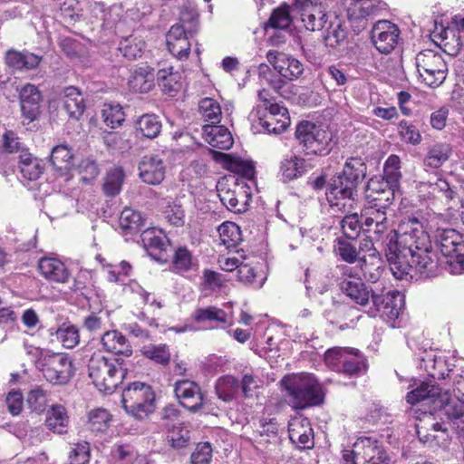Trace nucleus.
<instances>
[{
	"mask_svg": "<svg viewBox=\"0 0 464 464\" xmlns=\"http://www.w3.org/2000/svg\"><path fill=\"white\" fill-rule=\"evenodd\" d=\"M385 256L391 272L400 280L411 277L412 271L430 275L438 267L425 220L417 217L404 218L398 229L388 234Z\"/></svg>",
	"mask_w": 464,
	"mask_h": 464,
	"instance_id": "1",
	"label": "nucleus"
},
{
	"mask_svg": "<svg viewBox=\"0 0 464 464\" xmlns=\"http://www.w3.org/2000/svg\"><path fill=\"white\" fill-rule=\"evenodd\" d=\"M331 273L334 277L342 276L339 286L343 294L361 306H366L371 299L373 308L369 310V314L375 317L379 314L384 321L394 326V322L404 307L403 295L399 291L384 293V287L381 289V293H378L377 289H369L362 279L354 275L348 266H336Z\"/></svg>",
	"mask_w": 464,
	"mask_h": 464,
	"instance_id": "2",
	"label": "nucleus"
},
{
	"mask_svg": "<svg viewBox=\"0 0 464 464\" xmlns=\"http://www.w3.org/2000/svg\"><path fill=\"white\" fill-rule=\"evenodd\" d=\"M366 166L362 159L351 158L343 167V175L334 178L325 191L326 199L332 208L345 210L351 208L356 196V188L364 179Z\"/></svg>",
	"mask_w": 464,
	"mask_h": 464,
	"instance_id": "3",
	"label": "nucleus"
},
{
	"mask_svg": "<svg viewBox=\"0 0 464 464\" xmlns=\"http://www.w3.org/2000/svg\"><path fill=\"white\" fill-rule=\"evenodd\" d=\"M120 358H108L101 352L93 353L88 363L89 377L102 392L111 393L122 382L127 370Z\"/></svg>",
	"mask_w": 464,
	"mask_h": 464,
	"instance_id": "4",
	"label": "nucleus"
},
{
	"mask_svg": "<svg viewBox=\"0 0 464 464\" xmlns=\"http://www.w3.org/2000/svg\"><path fill=\"white\" fill-rule=\"evenodd\" d=\"M281 387L289 398L288 403L295 410L319 404V389L316 378L309 373H293L283 377Z\"/></svg>",
	"mask_w": 464,
	"mask_h": 464,
	"instance_id": "5",
	"label": "nucleus"
},
{
	"mask_svg": "<svg viewBox=\"0 0 464 464\" xmlns=\"http://www.w3.org/2000/svg\"><path fill=\"white\" fill-rule=\"evenodd\" d=\"M156 396L147 383L134 382L122 392L121 403L125 411L136 420L148 418L155 411Z\"/></svg>",
	"mask_w": 464,
	"mask_h": 464,
	"instance_id": "6",
	"label": "nucleus"
},
{
	"mask_svg": "<svg viewBox=\"0 0 464 464\" xmlns=\"http://www.w3.org/2000/svg\"><path fill=\"white\" fill-rule=\"evenodd\" d=\"M324 14L321 16V30H324L323 40L329 52L336 55V52L346 39L347 34L343 27L344 20L341 9L335 0H321Z\"/></svg>",
	"mask_w": 464,
	"mask_h": 464,
	"instance_id": "7",
	"label": "nucleus"
},
{
	"mask_svg": "<svg viewBox=\"0 0 464 464\" xmlns=\"http://www.w3.org/2000/svg\"><path fill=\"white\" fill-rule=\"evenodd\" d=\"M415 64L421 81L427 86L435 88L445 81L448 67L441 54L424 50L417 54Z\"/></svg>",
	"mask_w": 464,
	"mask_h": 464,
	"instance_id": "8",
	"label": "nucleus"
},
{
	"mask_svg": "<svg viewBox=\"0 0 464 464\" xmlns=\"http://www.w3.org/2000/svg\"><path fill=\"white\" fill-rule=\"evenodd\" d=\"M37 367L45 380L53 384H65L73 375L71 357L64 353H53L42 356Z\"/></svg>",
	"mask_w": 464,
	"mask_h": 464,
	"instance_id": "9",
	"label": "nucleus"
},
{
	"mask_svg": "<svg viewBox=\"0 0 464 464\" xmlns=\"http://www.w3.org/2000/svg\"><path fill=\"white\" fill-rule=\"evenodd\" d=\"M437 407L452 428L464 435V380L457 382L452 395L441 393Z\"/></svg>",
	"mask_w": 464,
	"mask_h": 464,
	"instance_id": "10",
	"label": "nucleus"
},
{
	"mask_svg": "<svg viewBox=\"0 0 464 464\" xmlns=\"http://www.w3.org/2000/svg\"><path fill=\"white\" fill-rule=\"evenodd\" d=\"M435 242L443 256L453 258L455 273H464V236L451 228L438 229Z\"/></svg>",
	"mask_w": 464,
	"mask_h": 464,
	"instance_id": "11",
	"label": "nucleus"
},
{
	"mask_svg": "<svg viewBox=\"0 0 464 464\" xmlns=\"http://www.w3.org/2000/svg\"><path fill=\"white\" fill-rule=\"evenodd\" d=\"M198 31L197 24H193L189 29H186L181 24H173L166 34L169 52L179 61L188 60L191 50L189 38L196 35Z\"/></svg>",
	"mask_w": 464,
	"mask_h": 464,
	"instance_id": "12",
	"label": "nucleus"
},
{
	"mask_svg": "<svg viewBox=\"0 0 464 464\" xmlns=\"http://www.w3.org/2000/svg\"><path fill=\"white\" fill-rule=\"evenodd\" d=\"M343 14L346 12V17L355 33H360L367 26L368 17L377 9V0H335Z\"/></svg>",
	"mask_w": 464,
	"mask_h": 464,
	"instance_id": "13",
	"label": "nucleus"
},
{
	"mask_svg": "<svg viewBox=\"0 0 464 464\" xmlns=\"http://www.w3.org/2000/svg\"><path fill=\"white\" fill-rule=\"evenodd\" d=\"M174 393L179 404L190 412H198L203 409L206 397L198 383L184 379L174 384Z\"/></svg>",
	"mask_w": 464,
	"mask_h": 464,
	"instance_id": "14",
	"label": "nucleus"
},
{
	"mask_svg": "<svg viewBox=\"0 0 464 464\" xmlns=\"http://www.w3.org/2000/svg\"><path fill=\"white\" fill-rule=\"evenodd\" d=\"M259 114L258 124L262 131L267 134H281L291 123V119L286 107L281 104L269 105L263 112L257 111Z\"/></svg>",
	"mask_w": 464,
	"mask_h": 464,
	"instance_id": "15",
	"label": "nucleus"
},
{
	"mask_svg": "<svg viewBox=\"0 0 464 464\" xmlns=\"http://www.w3.org/2000/svg\"><path fill=\"white\" fill-rule=\"evenodd\" d=\"M400 30L398 26L387 20L378 21L371 32L374 47L381 53H390L398 44Z\"/></svg>",
	"mask_w": 464,
	"mask_h": 464,
	"instance_id": "16",
	"label": "nucleus"
},
{
	"mask_svg": "<svg viewBox=\"0 0 464 464\" xmlns=\"http://www.w3.org/2000/svg\"><path fill=\"white\" fill-rule=\"evenodd\" d=\"M142 242L149 255L156 261L166 264L169 261L172 245L168 237L154 228L142 234Z\"/></svg>",
	"mask_w": 464,
	"mask_h": 464,
	"instance_id": "17",
	"label": "nucleus"
},
{
	"mask_svg": "<svg viewBox=\"0 0 464 464\" xmlns=\"http://www.w3.org/2000/svg\"><path fill=\"white\" fill-rule=\"evenodd\" d=\"M295 138L304 156H317L319 151V124L303 120L295 127Z\"/></svg>",
	"mask_w": 464,
	"mask_h": 464,
	"instance_id": "18",
	"label": "nucleus"
},
{
	"mask_svg": "<svg viewBox=\"0 0 464 464\" xmlns=\"http://www.w3.org/2000/svg\"><path fill=\"white\" fill-rule=\"evenodd\" d=\"M37 270L41 276L52 284H66L72 276L66 264L54 256L41 257L38 260Z\"/></svg>",
	"mask_w": 464,
	"mask_h": 464,
	"instance_id": "19",
	"label": "nucleus"
},
{
	"mask_svg": "<svg viewBox=\"0 0 464 464\" xmlns=\"http://www.w3.org/2000/svg\"><path fill=\"white\" fill-rule=\"evenodd\" d=\"M407 412L410 416L420 420V423L416 424V431L419 440L423 443H429L435 440L437 438L435 432L447 431V428H445L441 423L434 421L430 412L428 413L427 411H422L417 408L409 409Z\"/></svg>",
	"mask_w": 464,
	"mask_h": 464,
	"instance_id": "20",
	"label": "nucleus"
},
{
	"mask_svg": "<svg viewBox=\"0 0 464 464\" xmlns=\"http://www.w3.org/2000/svg\"><path fill=\"white\" fill-rule=\"evenodd\" d=\"M21 111L30 121H35L41 114L43 95L39 88L32 83H26L19 91Z\"/></svg>",
	"mask_w": 464,
	"mask_h": 464,
	"instance_id": "21",
	"label": "nucleus"
},
{
	"mask_svg": "<svg viewBox=\"0 0 464 464\" xmlns=\"http://www.w3.org/2000/svg\"><path fill=\"white\" fill-rule=\"evenodd\" d=\"M355 453L361 464L378 463L379 459L389 464L386 452L372 437H361L354 442Z\"/></svg>",
	"mask_w": 464,
	"mask_h": 464,
	"instance_id": "22",
	"label": "nucleus"
},
{
	"mask_svg": "<svg viewBox=\"0 0 464 464\" xmlns=\"http://www.w3.org/2000/svg\"><path fill=\"white\" fill-rule=\"evenodd\" d=\"M5 65L14 72H28L38 68L43 56L28 50L8 49L4 55Z\"/></svg>",
	"mask_w": 464,
	"mask_h": 464,
	"instance_id": "23",
	"label": "nucleus"
},
{
	"mask_svg": "<svg viewBox=\"0 0 464 464\" xmlns=\"http://www.w3.org/2000/svg\"><path fill=\"white\" fill-rule=\"evenodd\" d=\"M102 349L120 358H129L133 354V348L127 337L118 330L106 331L101 337Z\"/></svg>",
	"mask_w": 464,
	"mask_h": 464,
	"instance_id": "24",
	"label": "nucleus"
},
{
	"mask_svg": "<svg viewBox=\"0 0 464 464\" xmlns=\"http://www.w3.org/2000/svg\"><path fill=\"white\" fill-rule=\"evenodd\" d=\"M288 435L299 448L311 449L314 446V431L307 418H292L288 422Z\"/></svg>",
	"mask_w": 464,
	"mask_h": 464,
	"instance_id": "25",
	"label": "nucleus"
},
{
	"mask_svg": "<svg viewBox=\"0 0 464 464\" xmlns=\"http://www.w3.org/2000/svg\"><path fill=\"white\" fill-rule=\"evenodd\" d=\"M192 320L206 325L205 328L210 330L223 328L228 324L227 313L215 305L196 309L192 314Z\"/></svg>",
	"mask_w": 464,
	"mask_h": 464,
	"instance_id": "26",
	"label": "nucleus"
},
{
	"mask_svg": "<svg viewBox=\"0 0 464 464\" xmlns=\"http://www.w3.org/2000/svg\"><path fill=\"white\" fill-rule=\"evenodd\" d=\"M139 176L149 185H159L165 179L166 167L159 156H144L139 164Z\"/></svg>",
	"mask_w": 464,
	"mask_h": 464,
	"instance_id": "27",
	"label": "nucleus"
},
{
	"mask_svg": "<svg viewBox=\"0 0 464 464\" xmlns=\"http://www.w3.org/2000/svg\"><path fill=\"white\" fill-rule=\"evenodd\" d=\"M170 270L180 276L198 269V261L186 246H179L170 253Z\"/></svg>",
	"mask_w": 464,
	"mask_h": 464,
	"instance_id": "28",
	"label": "nucleus"
},
{
	"mask_svg": "<svg viewBox=\"0 0 464 464\" xmlns=\"http://www.w3.org/2000/svg\"><path fill=\"white\" fill-rule=\"evenodd\" d=\"M441 394V389L430 382H421L414 390L406 394V401L411 405L410 409L415 408L419 404H423L428 401L432 402L437 406L439 398Z\"/></svg>",
	"mask_w": 464,
	"mask_h": 464,
	"instance_id": "29",
	"label": "nucleus"
},
{
	"mask_svg": "<svg viewBox=\"0 0 464 464\" xmlns=\"http://www.w3.org/2000/svg\"><path fill=\"white\" fill-rule=\"evenodd\" d=\"M419 188L420 192H427L429 197L440 199L446 205L454 199L457 195L456 190L442 178H437L434 182H421Z\"/></svg>",
	"mask_w": 464,
	"mask_h": 464,
	"instance_id": "30",
	"label": "nucleus"
},
{
	"mask_svg": "<svg viewBox=\"0 0 464 464\" xmlns=\"http://www.w3.org/2000/svg\"><path fill=\"white\" fill-rule=\"evenodd\" d=\"M63 102L69 117L76 120L80 119L86 108L81 91L74 86H67L63 90Z\"/></svg>",
	"mask_w": 464,
	"mask_h": 464,
	"instance_id": "31",
	"label": "nucleus"
},
{
	"mask_svg": "<svg viewBox=\"0 0 464 464\" xmlns=\"http://www.w3.org/2000/svg\"><path fill=\"white\" fill-rule=\"evenodd\" d=\"M205 140L215 149L229 150L233 143V137L227 128L213 124L205 127Z\"/></svg>",
	"mask_w": 464,
	"mask_h": 464,
	"instance_id": "32",
	"label": "nucleus"
},
{
	"mask_svg": "<svg viewBox=\"0 0 464 464\" xmlns=\"http://www.w3.org/2000/svg\"><path fill=\"white\" fill-rule=\"evenodd\" d=\"M314 167V165L307 163L304 159L294 155L281 161L279 172L284 182H287L298 179Z\"/></svg>",
	"mask_w": 464,
	"mask_h": 464,
	"instance_id": "33",
	"label": "nucleus"
},
{
	"mask_svg": "<svg viewBox=\"0 0 464 464\" xmlns=\"http://www.w3.org/2000/svg\"><path fill=\"white\" fill-rule=\"evenodd\" d=\"M128 85L133 92H149L154 86L153 73L150 67L140 66L135 68L129 79Z\"/></svg>",
	"mask_w": 464,
	"mask_h": 464,
	"instance_id": "34",
	"label": "nucleus"
},
{
	"mask_svg": "<svg viewBox=\"0 0 464 464\" xmlns=\"http://www.w3.org/2000/svg\"><path fill=\"white\" fill-rule=\"evenodd\" d=\"M50 162L61 175L67 174L74 166L72 149L65 144L55 146L52 150Z\"/></svg>",
	"mask_w": 464,
	"mask_h": 464,
	"instance_id": "35",
	"label": "nucleus"
},
{
	"mask_svg": "<svg viewBox=\"0 0 464 464\" xmlns=\"http://www.w3.org/2000/svg\"><path fill=\"white\" fill-rule=\"evenodd\" d=\"M181 74L174 71L172 66L161 68L157 72L158 84L160 86L164 93L169 96H175L181 87Z\"/></svg>",
	"mask_w": 464,
	"mask_h": 464,
	"instance_id": "36",
	"label": "nucleus"
},
{
	"mask_svg": "<svg viewBox=\"0 0 464 464\" xmlns=\"http://www.w3.org/2000/svg\"><path fill=\"white\" fill-rule=\"evenodd\" d=\"M45 426L53 433L65 434L69 426V416L65 407L53 405L47 411Z\"/></svg>",
	"mask_w": 464,
	"mask_h": 464,
	"instance_id": "37",
	"label": "nucleus"
},
{
	"mask_svg": "<svg viewBox=\"0 0 464 464\" xmlns=\"http://www.w3.org/2000/svg\"><path fill=\"white\" fill-rule=\"evenodd\" d=\"M19 169L22 177L27 180L38 179L44 171L42 162L37 158L32 156L26 150H22L19 156Z\"/></svg>",
	"mask_w": 464,
	"mask_h": 464,
	"instance_id": "38",
	"label": "nucleus"
},
{
	"mask_svg": "<svg viewBox=\"0 0 464 464\" xmlns=\"http://www.w3.org/2000/svg\"><path fill=\"white\" fill-rule=\"evenodd\" d=\"M292 23L290 6L284 3L272 11L268 20L264 24L263 29L265 32H267L268 29L285 30L290 27Z\"/></svg>",
	"mask_w": 464,
	"mask_h": 464,
	"instance_id": "39",
	"label": "nucleus"
},
{
	"mask_svg": "<svg viewBox=\"0 0 464 464\" xmlns=\"http://www.w3.org/2000/svg\"><path fill=\"white\" fill-rule=\"evenodd\" d=\"M366 368L367 363L362 353L357 349L349 348L341 372L349 376H358L364 373Z\"/></svg>",
	"mask_w": 464,
	"mask_h": 464,
	"instance_id": "40",
	"label": "nucleus"
},
{
	"mask_svg": "<svg viewBox=\"0 0 464 464\" xmlns=\"http://www.w3.org/2000/svg\"><path fill=\"white\" fill-rule=\"evenodd\" d=\"M218 399L225 402H230L236 399L239 391V381L232 375H224L218 379L215 385Z\"/></svg>",
	"mask_w": 464,
	"mask_h": 464,
	"instance_id": "41",
	"label": "nucleus"
},
{
	"mask_svg": "<svg viewBox=\"0 0 464 464\" xmlns=\"http://www.w3.org/2000/svg\"><path fill=\"white\" fill-rule=\"evenodd\" d=\"M219 238L227 250L237 248L242 242L240 227L234 222L226 221L218 228Z\"/></svg>",
	"mask_w": 464,
	"mask_h": 464,
	"instance_id": "42",
	"label": "nucleus"
},
{
	"mask_svg": "<svg viewBox=\"0 0 464 464\" xmlns=\"http://www.w3.org/2000/svg\"><path fill=\"white\" fill-rule=\"evenodd\" d=\"M135 130L141 137L153 139L161 130V122L155 114H143L135 121Z\"/></svg>",
	"mask_w": 464,
	"mask_h": 464,
	"instance_id": "43",
	"label": "nucleus"
},
{
	"mask_svg": "<svg viewBox=\"0 0 464 464\" xmlns=\"http://www.w3.org/2000/svg\"><path fill=\"white\" fill-rule=\"evenodd\" d=\"M140 353L145 358L162 366H168L171 360L169 346L166 343L144 345Z\"/></svg>",
	"mask_w": 464,
	"mask_h": 464,
	"instance_id": "44",
	"label": "nucleus"
},
{
	"mask_svg": "<svg viewBox=\"0 0 464 464\" xmlns=\"http://www.w3.org/2000/svg\"><path fill=\"white\" fill-rule=\"evenodd\" d=\"M141 214L130 208H125L119 218V225L124 234L138 232L143 227Z\"/></svg>",
	"mask_w": 464,
	"mask_h": 464,
	"instance_id": "45",
	"label": "nucleus"
},
{
	"mask_svg": "<svg viewBox=\"0 0 464 464\" xmlns=\"http://www.w3.org/2000/svg\"><path fill=\"white\" fill-rule=\"evenodd\" d=\"M451 154V148L447 143H437L430 148L424 159L425 166L434 169L440 168L446 162Z\"/></svg>",
	"mask_w": 464,
	"mask_h": 464,
	"instance_id": "46",
	"label": "nucleus"
},
{
	"mask_svg": "<svg viewBox=\"0 0 464 464\" xmlns=\"http://www.w3.org/2000/svg\"><path fill=\"white\" fill-rule=\"evenodd\" d=\"M145 47V42L139 36L130 34L121 40L119 50L124 57L134 60L140 57Z\"/></svg>",
	"mask_w": 464,
	"mask_h": 464,
	"instance_id": "47",
	"label": "nucleus"
},
{
	"mask_svg": "<svg viewBox=\"0 0 464 464\" xmlns=\"http://www.w3.org/2000/svg\"><path fill=\"white\" fill-rule=\"evenodd\" d=\"M199 112L205 121L218 124L221 121L222 111L220 104L213 98H203L198 103Z\"/></svg>",
	"mask_w": 464,
	"mask_h": 464,
	"instance_id": "48",
	"label": "nucleus"
},
{
	"mask_svg": "<svg viewBox=\"0 0 464 464\" xmlns=\"http://www.w3.org/2000/svg\"><path fill=\"white\" fill-rule=\"evenodd\" d=\"M124 172L121 168L110 169L104 179L102 191L106 197H115L121 190L124 180Z\"/></svg>",
	"mask_w": 464,
	"mask_h": 464,
	"instance_id": "49",
	"label": "nucleus"
},
{
	"mask_svg": "<svg viewBox=\"0 0 464 464\" xmlns=\"http://www.w3.org/2000/svg\"><path fill=\"white\" fill-rule=\"evenodd\" d=\"M368 261L365 257L360 258V266L366 281L376 284L380 281L383 269L381 266V259L375 255H370Z\"/></svg>",
	"mask_w": 464,
	"mask_h": 464,
	"instance_id": "50",
	"label": "nucleus"
},
{
	"mask_svg": "<svg viewBox=\"0 0 464 464\" xmlns=\"http://www.w3.org/2000/svg\"><path fill=\"white\" fill-rule=\"evenodd\" d=\"M276 71L284 79L293 81L302 74L304 68L297 59L286 56L280 61L276 66Z\"/></svg>",
	"mask_w": 464,
	"mask_h": 464,
	"instance_id": "51",
	"label": "nucleus"
},
{
	"mask_svg": "<svg viewBox=\"0 0 464 464\" xmlns=\"http://www.w3.org/2000/svg\"><path fill=\"white\" fill-rule=\"evenodd\" d=\"M111 418V413L105 409L92 410L88 416L89 429L92 432H104L110 427Z\"/></svg>",
	"mask_w": 464,
	"mask_h": 464,
	"instance_id": "52",
	"label": "nucleus"
},
{
	"mask_svg": "<svg viewBox=\"0 0 464 464\" xmlns=\"http://www.w3.org/2000/svg\"><path fill=\"white\" fill-rule=\"evenodd\" d=\"M55 334L64 348H74L80 343L79 329L73 324L63 323L58 327Z\"/></svg>",
	"mask_w": 464,
	"mask_h": 464,
	"instance_id": "53",
	"label": "nucleus"
},
{
	"mask_svg": "<svg viewBox=\"0 0 464 464\" xmlns=\"http://www.w3.org/2000/svg\"><path fill=\"white\" fill-rule=\"evenodd\" d=\"M102 117L104 123L111 129L120 127L125 121V113L120 104L105 103L102 110Z\"/></svg>",
	"mask_w": 464,
	"mask_h": 464,
	"instance_id": "54",
	"label": "nucleus"
},
{
	"mask_svg": "<svg viewBox=\"0 0 464 464\" xmlns=\"http://www.w3.org/2000/svg\"><path fill=\"white\" fill-rule=\"evenodd\" d=\"M362 219H363L364 229L367 232L372 231V227L374 224L386 221V205H379L375 203L373 206L366 208L362 214Z\"/></svg>",
	"mask_w": 464,
	"mask_h": 464,
	"instance_id": "55",
	"label": "nucleus"
},
{
	"mask_svg": "<svg viewBox=\"0 0 464 464\" xmlns=\"http://www.w3.org/2000/svg\"><path fill=\"white\" fill-rule=\"evenodd\" d=\"M260 272L258 267L241 262L237 271V277L240 282L246 285H256V286L260 287L266 279Z\"/></svg>",
	"mask_w": 464,
	"mask_h": 464,
	"instance_id": "56",
	"label": "nucleus"
},
{
	"mask_svg": "<svg viewBox=\"0 0 464 464\" xmlns=\"http://www.w3.org/2000/svg\"><path fill=\"white\" fill-rule=\"evenodd\" d=\"M227 169L246 180L254 179L256 174L255 167L251 161L244 160L236 156L232 158Z\"/></svg>",
	"mask_w": 464,
	"mask_h": 464,
	"instance_id": "57",
	"label": "nucleus"
},
{
	"mask_svg": "<svg viewBox=\"0 0 464 464\" xmlns=\"http://www.w3.org/2000/svg\"><path fill=\"white\" fill-rule=\"evenodd\" d=\"M340 225L343 235L348 239H355L360 235L361 230L364 227L363 219L360 220L358 214H349L344 216Z\"/></svg>",
	"mask_w": 464,
	"mask_h": 464,
	"instance_id": "58",
	"label": "nucleus"
},
{
	"mask_svg": "<svg viewBox=\"0 0 464 464\" xmlns=\"http://www.w3.org/2000/svg\"><path fill=\"white\" fill-rule=\"evenodd\" d=\"M163 215L168 223L173 227H180L185 225V210L180 203L168 202L163 210Z\"/></svg>",
	"mask_w": 464,
	"mask_h": 464,
	"instance_id": "59",
	"label": "nucleus"
},
{
	"mask_svg": "<svg viewBox=\"0 0 464 464\" xmlns=\"http://www.w3.org/2000/svg\"><path fill=\"white\" fill-rule=\"evenodd\" d=\"M348 351V347H333L328 349L324 358L325 365L333 371L341 372Z\"/></svg>",
	"mask_w": 464,
	"mask_h": 464,
	"instance_id": "60",
	"label": "nucleus"
},
{
	"mask_svg": "<svg viewBox=\"0 0 464 464\" xmlns=\"http://www.w3.org/2000/svg\"><path fill=\"white\" fill-rule=\"evenodd\" d=\"M384 180L387 185L388 189H382V194L383 197L375 198V200H382L384 199L386 202H390L394 198L395 191L399 188L400 180L401 179V174L400 170H392L384 169Z\"/></svg>",
	"mask_w": 464,
	"mask_h": 464,
	"instance_id": "61",
	"label": "nucleus"
},
{
	"mask_svg": "<svg viewBox=\"0 0 464 464\" xmlns=\"http://www.w3.org/2000/svg\"><path fill=\"white\" fill-rule=\"evenodd\" d=\"M200 280L202 288L211 292L220 290L225 285L226 282L222 274L208 268L203 270Z\"/></svg>",
	"mask_w": 464,
	"mask_h": 464,
	"instance_id": "62",
	"label": "nucleus"
},
{
	"mask_svg": "<svg viewBox=\"0 0 464 464\" xmlns=\"http://www.w3.org/2000/svg\"><path fill=\"white\" fill-rule=\"evenodd\" d=\"M91 458L90 444L86 441L74 443L69 451V464H88Z\"/></svg>",
	"mask_w": 464,
	"mask_h": 464,
	"instance_id": "63",
	"label": "nucleus"
},
{
	"mask_svg": "<svg viewBox=\"0 0 464 464\" xmlns=\"http://www.w3.org/2000/svg\"><path fill=\"white\" fill-rule=\"evenodd\" d=\"M160 420L162 425L167 428H176L178 425H182L181 411L174 404L166 405L160 412Z\"/></svg>",
	"mask_w": 464,
	"mask_h": 464,
	"instance_id": "64",
	"label": "nucleus"
}]
</instances>
